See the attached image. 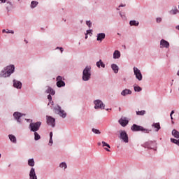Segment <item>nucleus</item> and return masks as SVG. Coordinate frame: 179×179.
Segmentation results:
<instances>
[{
  "mask_svg": "<svg viewBox=\"0 0 179 179\" xmlns=\"http://www.w3.org/2000/svg\"><path fill=\"white\" fill-rule=\"evenodd\" d=\"M13 72H15V66L14 65L8 66L0 73V78H8V76H10V75H12Z\"/></svg>",
  "mask_w": 179,
  "mask_h": 179,
  "instance_id": "1",
  "label": "nucleus"
},
{
  "mask_svg": "<svg viewBox=\"0 0 179 179\" xmlns=\"http://www.w3.org/2000/svg\"><path fill=\"white\" fill-rule=\"evenodd\" d=\"M92 69V67L87 66L83 72V80H85V82L89 80L90 79V76H92V74L90 73V70Z\"/></svg>",
  "mask_w": 179,
  "mask_h": 179,
  "instance_id": "2",
  "label": "nucleus"
},
{
  "mask_svg": "<svg viewBox=\"0 0 179 179\" xmlns=\"http://www.w3.org/2000/svg\"><path fill=\"white\" fill-rule=\"evenodd\" d=\"M131 131H134V132L141 131L142 132H144L145 134H149L150 130L148 129L143 128L142 126H138L137 124H133L131 127Z\"/></svg>",
  "mask_w": 179,
  "mask_h": 179,
  "instance_id": "3",
  "label": "nucleus"
},
{
  "mask_svg": "<svg viewBox=\"0 0 179 179\" xmlns=\"http://www.w3.org/2000/svg\"><path fill=\"white\" fill-rule=\"evenodd\" d=\"M40 127H41V122H33L29 124V128L32 132H37L40 129Z\"/></svg>",
  "mask_w": 179,
  "mask_h": 179,
  "instance_id": "4",
  "label": "nucleus"
},
{
  "mask_svg": "<svg viewBox=\"0 0 179 179\" xmlns=\"http://www.w3.org/2000/svg\"><path fill=\"white\" fill-rule=\"evenodd\" d=\"M55 113L57 114H59L60 117H62V118H65L66 117V113H65V110L61 109V106H57V107L55 108Z\"/></svg>",
  "mask_w": 179,
  "mask_h": 179,
  "instance_id": "5",
  "label": "nucleus"
},
{
  "mask_svg": "<svg viewBox=\"0 0 179 179\" xmlns=\"http://www.w3.org/2000/svg\"><path fill=\"white\" fill-rule=\"evenodd\" d=\"M134 72L136 79H138V80H142L143 76H142V73H141V70H139L136 67H134Z\"/></svg>",
  "mask_w": 179,
  "mask_h": 179,
  "instance_id": "6",
  "label": "nucleus"
},
{
  "mask_svg": "<svg viewBox=\"0 0 179 179\" xmlns=\"http://www.w3.org/2000/svg\"><path fill=\"white\" fill-rule=\"evenodd\" d=\"M94 103L95 104L94 108H101V110H104V103L101 100H96Z\"/></svg>",
  "mask_w": 179,
  "mask_h": 179,
  "instance_id": "7",
  "label": "nucleus"
},
{
  "mask_svg": "<svg viewBox=\"0 0 179 179\" xmlns=\"http://www.w3.org/2000/svg\"><path fill=\"white\" fill-rule=\"evenodd\" d=\"M57 87H64L65 86V82L62 80V76H57Z\"/></svg>",
  "mask_w": 179,
  "mask_h": 179,
  "instance_id": "8",
  "label": "nucleus"
},
{
  "mask_svg": "<svg viewBox=\"0 0 179 179\" xmlns=\"http://www.w3.org/2000/svg\"><path fill=\"white\" fill-rule=\"evenodd\" d=\"M120 139H122L124 142L128 143V134H127V132L125 131H120Z\"/></svg>",
  "mask_w": 179,
  "mask_h": 179,
  "instance_id": "9",
  "label": "nucleus"
},
{
  "mask_svg": "<svg viewBox=\"0 0 179 179\" xmlns=\"http://www.w3.org/2000/svg\"><path fill=\"white\" fill-rule=\"evenodd\" d=\"M47 124L54 128V127H55V119L51 116H48L47 118Z\"/></svg>",
  "mask_w": 179,
  "mask_h": 179,
  "instance_id": "10",
  "label": "nucleus"
},
{
  "mask_svg": "<svg viewBox=\"0 0 179 179\" xmlns=\"http://www.w3.org/2000/svg\"><path fill=\"white\" fill-rule=\"evenodd\" d=\"M160 45H161V48H169V47H170V43L169 42H167L166 40L162 39L160 41Z\"/></svg>",
  "mask_w": 179,
  "mask_h": 179,
  "instance_id": "11",
  "label": "nucleus"
},
{
  "mask_svg": "<svg viewBox=\"0 0 179 179\" xmlns=\"http://www.w3.org/2000/svg\"><path fill=\"white\" fill-rule=\"evenodd\" d=\"M14 117L15 118V120H17V121L18 122H21V117H23V114L18 113V112H15L13 114Z\"/></svg>",
  "mask_w": 179,
  "mask_h": 179,
  "instance_id": "12",
  "label": "nucleus"
},
{
  "mask_svg": "<svg viewBox=\"0 0 179 179\" xmlns=\"http://www.w3.org/2000/svg\"><path fill=\"white\" fill-rule=\"evenodd\" d=\"M128 120H127V117H122L120 120H119V123L120 124V125H122V127H127V125H128Z\"/></svg>",
  "mask_w": 179,
  "mask_h": 179,
  "instance_id": "13",
  "label": "nucleus"
},
{
  "mask_svg": "<svg viewBox=\"0 0 179 179\" xmlns=\"http://www.w3.org/2000/svg\"><path fill=\"white\" fill-rule=\"evenodd\" d=\"M29 179H37V176H36V171L34 168H31L29 172Z\"/></svg>",
  "mask_w": 179,
  "mask_h": 179,
  "instance_id": "14",
  "label": "nucleus"
},
{
  "mask_svg": "<svg viewBox=\"0 0 179 179\" xmlns=\"http://www.w3.org/2000/svg\"><path fill=\"white\" fill-rule=\"evenodd\" d=\"M106 38V34L101 33L97 34V41L102 42Z\"/></svg>",
  "mask_w": 179,
  "mask_h": 179,
  "instance_id": "15",
  "label": "nucleus"
},
{
  "mask_svg": "<svg viewBox=\"0 0 179 179\" xmlns=\"http://www.w3.org/2000/svg\"><path fill=\"white\" fill-rule=\"evenodd\" d=\"M13 86L16 87V89H22V83L20 81L13 80Z\"/></svg>",
  "mask_w": 179,
  "mask_h": 179,
  "instance_id": "16",
  "label": "nucleus"
},
{
  "mask_svg": "<svg viewBox=\"0 0 179 179\" xmlns=\"http://www.w3.org/2000/svg\"><path fill=\"white\" fill-rule=\"evenodd\" d=\"M122 96H127V94H132L131 90L125 89L121 92Z\"/></svg>",
  "mask_w": 179,
  "mask_h": 179,
  "instance_id": "17",
  "label": "nucleus"
},
{
  "mask_svg": "<svg viewBox=\"0 0 179 179\" xmlns=\"http://www.w3.org/2000/svg\"><path fill=\"white\" fill-rule=\"evenodd\" d=\"M152 128L155 129L156 132H159V130L160 129V123H154L152 124Z\"/></svg>",
  "mask_w": 179,
  "mask_h": 179,
  "instance_id": "18",
  "label": "nucleus"
},
{
  "mask_svg": "<svg viewBox=\"0 0 179 179\" xmlns=\"http://www.w3.org/2000/svg\"><path fill=\"white\" fill-rule=\"evenodd\" d=\"M120 57H121V53L120 52V51L115 50L113 53L114 59H117L118 58H120Z\"/></svg>",
  "mask_w": 179,
  "mask_h": 179,
  "instance_id": "19",
  "label": "nucleus"
},
{
  "mask_svg": "<svg viewBox=\"0 0 179 179\" xmlns=\"http://www.w3.org/2000/svg\"><path fill=\"white\" fill-rule=\"evenodd\" d=\"M46 93H49L50 94H52V96H54L55 94V91L52 90L50 87H48V89L46 90Z\"/></svg>",
  "mask_w": 179,
  "mask_h": 179,
  "instance_id": "20",
  "label": "nucleus"
},
{
  "mask_svg": "<svg viewBox=\"0 0 179 179\" xmlns=\"http://www.w3.org/2000/svg\"><path fill=\"white\" fill-rule=\"evenodd\" d=\"M172 135H173V136H174V138H176V139L179 138V131H178L173 129L172 131Z\"/></svg>",
  "mask_w": 179,
  "mask_h": 179,
  "instance_id": "21",
  "label": "nucleus"
},
{
  "mask_svg": "<svg viewBox=\"0 0 179 179\" xmlns=\"http://www.w3.org/2000/svg\"><path fill=\"white\" fill-rule=\"evenodd\" d=\"M96 66L98 68H100V66H101V68H106V64H104V63H103L101 60H99V62H96Z\"/></svg>",
  "mask_w": 179,
  "mask_h": 179,
  "instance_id": "22",
  "label": "nucleus"
},
{
  "mask_svg": "<svg viewBox=\"0 0 179 179\" xmlns=\"http://www.w3.org/2000/svg\"><path fill=\"white\" fill-rule=\"evenodd\" d=\"M111 68L114 71L115 73H118V66L117 64H112Z\"/></svg>",
  "mask_w": 179,
  "mask_h": 179,
  "instance_id": "23",
  "label": "nucleus"
},
{
  "mask_svg": "<svg viewBox=\"0 0 179 179\" xmlns=\"http://www.w3.org/2000/svg\"><path fill=\"white\" fill-rule=\"evenodd\" d=\"M8 138L10 141L13 142V143H16V137L14 135L10 134L8 135Z\"/></svg>",
  "mask_w": 179,
  "mask_h": 179,
  "instance_id": "24",
  "label": "nucleus"
},
{
  "mask_svg": "<svg viewBox=\"0 0 179 179\" xmlns=\"http://www.w3.org/2000/svg\"><path fill=\"white\" fill-rule=\"evenodd\" d=\"M28 165L30 166L31 167H34V159H29Z\"/></svg>",
  "mask_w": 179,
  "mask_h": 179,
  "instance_id": "25",
  "label": "nucleus"
},
{
  "mask_svg": "<svg viewBox=\"0 0 179 179\" xmlns=\"http://www.w3.org/2000/svg\"><path fill=\"white\" fill-rule=\"evenodd\" d=\"M37 5H38V2L33 1L31 3V8H36L37 6Z\"/></svg>",
  "mask_w": 179,
  "mask_h": 179,
  "instance_id": "26",
  "label": "nucleus"
},
{
  "mask_svg": "<svg viewBox=\"0 0 179 179\" xmlns=\"http://www.w3.org/2000/svg\"><path fill=\"white\" fill-rule=\"evenodd\" d=\"M41 136H39L38 133L37 132H34V139L35 141H38L39 139H41Z\"/></svg>",
  "mask_w": 179,
  "mask_h": 179,
  "instance_id": "27",
  "label": "nucleus"
},
{
  "mask_svg": "<svg viewBox=\"0 0 179 179\" xmlns=\"http://www.w3.org/2000/svg\"><path fill=\"white\" fill-rule=\"evenodd\" d=\"M145 114H146V111L145 110L136 111L137 115H145Z\"/></svg>",
  "mask_w": 179,
  "mask_h": 179,
  "instance_id": "28",
  "label": "nucleus"
},
{
  "mask_svg": "<svg viewBox=\"0 0 179 179\" xmlns=\"http://www.w3.org/2000/svg\"><path fill=\"white\" fill-rule=\"evenodd\" d=\"M130 26H138L139 24V22H136V21L133 20L130 21Z\"/></svg>",
  "mask_w": 179,
  "mask_h": 179,
  "instance_id": "29",
  "label": "nucleus"
},
{
  "mask_svg": "<svg viewBox=\"0 0 179 179\" xmlns=\"http://www.w3.org/2000/svg\"><path fill=\"white\" fill-rule=\"evenodd\" d=\"M92 132H94V134H96L97 135H100L101 134V132H100V130L94 129V128H93L92 129Z\"/></svg>",
  "mask_w": 179,
  "mask_h": 179,
  "instance_id": "30",
  "label": "nucleus"
},
{
  "mask_svg": "<svg viewBox=\"0 0 179 179\" xmlns=\"http://www.w3.org/2000/svg\"><path fill=\"white\" fill-rule=\"evenodd\" d=\"M171 142L173 143H175L176 145H178L179 146V141L175 138H171Z\"/></svg>",
  "mask_w": 179,
  "mask_h": 179,
  "instance_id": "31",
  "label": "nucleus"
},
{
  "mask_svg": "<svg viewBox=\"0 0 179 179\" xmlns=\"http://www.w3.org/2000/svg\"><path fill=\"white\" fill-rule=\"evenodd\" d=\"M102 146L103 148H108V149H110L111 147L110 146V145L104 141H102Z\"/></svg>",
  "mask_w": 179,
  "mask_h": 179,
  "instance_id": "32",
  "label": "nucleus"
},
{
  "mask_svg": "<svg viewBox=\"0 0 179 179\" xmlns=\"http://www.w3.org/2000/svg\"><path fill=\"white\" fill-rule=\"evenodd\" d=\"M59 167H61V169H66V167H68V166L66 165V163L65 162H62L59 165Z\"/></svg>",
  "mask_w": 179,
  "mask_h": 179,
  "instance_id": "33",
  "label": "nucleus"
},
{
  "mask_svg": "<svg viewBox=\"0 0 179 179\" xmlns=\"http://www.w3.org/2000/svg\"><path fill=\"white\" fill-rule=\"evenodd\" d=\"M134 90L136 92H141L142 91V88L141 87H139V86H136V87H134Z\"/></svg>",
  "mask_w": 179,
  "mask_h": 179,
  "instance_id": "34",
  "label": "nucleus"
},
{
  "mask_svg": "<svg viewBox=\"0 0 179 179\" xmlns=\"http://www.w3.org/2000/svg\"><path fill=\"white\" fill-rule=\"evenodd\" d=\"M86 24L89 27H92V22L90 21H87Z\"/></svg>",
  "mask_w": 179,
  "mask_h": 179,
  "instance_id": "35",
  "label": "nucleus"
},
{
  "mask_svg": "<svg viewBox=\"0 0 179 179\" xmlns=\"http://www.w3.org/2000/svg\"><path fill=\"white\" fill-rule=\"evenodd\" d=\"M48 99L49 100V101H52V96H51V95H48Z\"/></svg>",
  "mask_w": 179,
  "mask_h": 179,
  "instance_id": "36",
  "label": "nucleus"
},
{
  "mask_svg": "<svg viewBox=\"0 0 179 179\" xmlns=\"http://www.w3.org/2000/svg\"><path fill=\"white\" fill-rule=\"evenodd\" d=\"M162 22V17H157V23H160Z\"/></svg>",
  "mask_w": 179,
  "mask_h": 179,
  "instance_id": "37",
  "label": "nucleus"
},
{
  "mask_svg": "<svg viewBox=\"0 0 179 179\" xmlns=\"http://www.w3.org/2000/svg\"><path fill=\"white\" fill-rule=\"evenodd\" d=\"M49 145H50V146H52V138H50Z\"/></svg>",
  "mask_w": 179,
  "mask_h": 179,
  "instance_id": "38",
  "label": "nucleus"
},
{
  "mask_svg": "<svg viewBox=\"0 0 179 179\" xmlns=\"http://www.w3.org/2000/svg\"><path fill=\"white\" fill-rule=\"evenodd\" d=\"M174 114V110H172L171 113V120H173V115Z\"/></svg>",
  "mask_w": 179,
  "mask_h": 179,
  "instance_id": "39",
  "label": "nucleus"
},
{
  "mask_svg": "<svg viewBox=\"0 0 179 179\" xmlns=\"http://www.w3.org/2000/svg\"><path fill=\"white\" fill-rule=\"evenodd\" d=\"M90 33H92V30L90 29L87 31V34H90Z\"/></svg>",
  "mask_w": 179,
  "mask_h": 179,
  "instance_id": "40",
  "label": "nucleus"
},
{
  "mask_svg": "<svg viewBox=\"0 0 179 179\" xmlns=\"http://www.w3.org/2000/svg\"><path fill=\"white\" fill-rule=\"evenodd\" d=\"M124 6H125V4L124 5V4H120V6H119V8H122V7H124Z\"/></svg>",
  "mask_w": 179,
  "mask_h": 179,
  "instance_id": "41",
  "label": "nucleus"
},
{
  "mask_svg": "<svg viewBox=\"0 0 179 179\" xmlns=\"http://www.w3.org/2000/svg\"><path fill=\"white\" fill-rule=\"evenodd\" d=\"M59 50H60L61 52H64V48H59Z\"/></svg>",
  "mask_w": 179,
  "mask_h": 179,
  "instance_id": "42",
  "label": "nucleus"
},
{
  "mask_svg": "<svg viewBox=\"0 0 179 179\" xmlns=\"http://www.w3.org/2000/svg\"><path fill=\"white\" fill-rule=\"evenodd\" d=\"M50 138H52V131L50 133Z\"/></svg>",
  "mask_w": 179,
  "mask_h": 179,
  "instance_id": "43",
  "label": "nucleus"
},
{
  "mask_svg": "<svg viewBox=\"0 0 179 179\" xmlns=\"http://www.w3.org/2000/svg\"><path fill=\"white\" fill-rule=\"evenodd\" d=\"M148 143H146V146H148V148H151L150 146H149V145H148ZM149 143H153V142H149Z\"/></svg>",
  "mask_w": 179,
  "mask_h": 179,
  "instance_id": "44",
  "label": "nucleus"
},
{
  "mask_svg": "<svg viewBox=\"0 0 179 179\" xmlns=\"http://www.w3.org/2000/svg\"><path fill=\"white\" fill-rule=\"evenodd\" d=\"M177 12H178V10H173V15H176V13H177Z\"/></svg>",
  "mask_w": 179,
  "mask_h": 179,
  "instance_id": "45",
  "label": "nucleus"
},
{
  "mask_svg": "<svg viewBox=\"0 0 179 179\" xmlns=\"http://www.w3.org/2000/svg\"><path fill=\"white\" fill-rule=\"evenodd\" d=\"M105 150H106V152H110V149L107 148H104Z\"/></svg>",
  "mask_w": 179,
  "mask_h": 179,
  "instance_id": "46",
  "label": "nucleus"
},
{
  "mask_svg": "<svg viewBox=\"0 0 179 179\" xmlns=\"http://www.w3.org/2000/svg\"><path fill=\"white\" fill-rule=\"evenodd\" d=\"M1 2H2L3 3H5V2H6V0H0Z\"/></svg>",
  "mask_w": 179,
  "mask_h": 179,
  "instance_id": "47",
  "label": "nucleus"
},
{
  "mask_svg": "<svg viewBox=\"0 0 179 179\" xmlns=\"http://www.w3.org/2000/svg\"><path fill=\"white\" fill-rule=\"evenodd\" d=\"M97 145H98V146H101V143L99 142V143H97Z\"/></svg>",
  "mask_w": 179,
  "mask_h": 179,
  "instance_id": "48",
  "label": "nucleus"
},
{
  "mask_svg": "<svg viewBox=\"0 0 179 179\" xmlns=\"http://www.w3.org/2000/svg\"><path fill=\"white\" fill-rule=\"evenodd\" d=\"M2 32H3V33H6V30L3 29Z\"/></svg>",
  "mask_w": 179,
  "mask_h": 179,
  "instance_id": "49",
  "label": "nucleus"
},
{
  "mask_svg": "<svg viewBox=\"0 0 179 179\" xmlns=\"http://www.w3.org/2000/svg\"><path fill=\"white\" fill-rule=\"evenodd\" d=\"M9 33H11V34H13V33H15L13 31H10Z\"/></svg>",
  "mask_w": 179,
  "mask_h": 179,
  "instance_id": "50",
  "label": "nucleus"
},
{
  "mask_svg": "<svg viewBox=\"0 0 179 179\" xmlns=\"http://www.w3.org/2000/svg\"><path fill=\"white\" fill-rule=\"evenodd\" d=\"M10 31L8 29H7V31H6V33H9Z\"/></svg>",
  "mask_w": 179,
  "mask_h": 179,
  "instance_id": "51",
  "label": "nucleus"
},
{
  "mask_svg": "<svg viewBox=\"0 0 179 179\" xmlns=\"http://www.w3.org/2000/svg\"><path fill=\"white\" fill-rule=\"evenodd\" d=\"M176 29L179 31V26L176 27Z\"/></svg>",
  "mask_w": 179,
  "mask_h": 179,
  "instance_id": "52",
  "label": "nucleus"
},
{
  "mask_svg": "<svg viewBox=\"0 0 179 179\" xmlns=\"http://www.w3.org/2000/svg\"><path fill=\"white\" fill-rule=\"evenodd\" d=\"M87 38V34H86V36H85V39Z\"/></svg>",
  "mask_w": 179,
  "mask_h": 179,
  "instance_id": "53",
  "label": "nucleus"
},
{
  "mask_svg": "<svg viewBox=\"0 0 179 179\" xmlns=\"http://www.w3.org/2000/svg\"><path fill=\"white\" fill-rule=\"evenodd\" d=\"M0 158H1V154H0Z\"/></svg>",
  "mask_w": 179,
  "mask_h": 179,
  "instance_id": "54",
  "label": "nucleus"
}]
</instances>
